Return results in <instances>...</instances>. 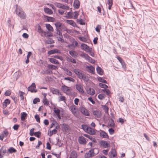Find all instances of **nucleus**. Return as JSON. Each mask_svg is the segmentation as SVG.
I'll return each instance as SVG.
<instances>
[{"label": "nucleus", "mask_w": 158, "mask_h": 158, "mask_svg": "<svg viewBox=\"0 0 158 158\" xmlns=\"http://www.w3.org/2000/svg\"><path fill=\"white\" fill-rule=\"evenodd\" d=\"M16 8L15 10V13L16 15L22 19H25L26 17V14L23 11V9L20 6L16 5Z\"/></svg>", "instance_id": "nucleus-1"}, {"label": "nucleus", "mask_w": 158, "mask_h": 158, "mask_svg": "<svg viewBox=\"0 0 158 158\" xmlns=\"http://www.w3.org/2000/svg\"><path fill=\"white\" fill-rule=\"evenodd\" d=\"M73 72L78 76L79 78L81 79H83L84 81L85 80L86 77L82 73L77 69H74Z\"/></svg>", "instance_id": "nucleus-2"}, {"label": "nucleus", "mask_w": 158, "mask_h": 158, "mask_svg": "<svg viewBox=\"0 0 158 158\" xmlns=\"http://www.w3.org/2000/svg\"><path fill=\"white\" fill-rule=\"evenodd\" d=\"M62 31H56V33L54 34V36L59 41L62 43L64 42V40L61 32Z\"/></svg>", "instance_id": "nucleus-3"}, {"label": "nucleus", "mask_w": 158, "mask_h": 158, "mask_svg": "<svg viewBox=\"0 0 158 158\" xmlns=\"http://www.w3.org/2000/svg\"><path fill=\"white\" fill-rule=\"evenodd\" d=\"M61 90L64 93L67 94H71L72 88L70 87H68L64 85H63L61 87Z\"/></svg>", "instance_id": "nucleus-4"}, {"label": "nucleus", "mask_w": 158, "mask_h": 158, "mask_svg": "<svg viewBox=\"0 0 158 158\" xmlns=\"http://www.w3.org/2000/svg\"><path fill=\"white\" fill-rule=\"evenodd\" d=\"M55 24L56 27V31H62L63 29L65 30L66 29L64 25L60 22H56Z\"/></svg>", "instance_id": "nucleus-5"}, {"label": "nucleus", "mask_w": 158, "mask_h": 158, "mask_svg": "<svg viewBox=\"0 0 158 158\" xmlns=\"http://www.w3.org/2000/svg\"><path fill=\"white\" fill-rule=\"evenodd\" d=\"M94 150H97V149H92L89 150L85 154V157L86 158H88L94 156L95 153H94Z\"/></svg>", "instance_id": "nucleus-6"}, {"label": "nucleus", "mask_w": 158, "mask_h": 158, "mask_svg": "<svg viewBox=\"0 0 158 158\" xmlns=\"http://www.w3.org/2000/svg\"><path fill=\"white\" fill-rule=\"evenodd\" d=\"M67 15L70 18L76 19L78 17V13L77 11H75L73 13L69 12L67 13Z\"/></svg>", "instance_id": "nucleus-7"}, {"label": "nucleus", "mask_w": 158, "mask_h": 158, "mask_svg": "<svg viewBox=\"0 0 158 158\" xmlns=\"http://www.w3.org/2000/svg\"><path fill=\"white\" fill-rule=\"evenodd\" d=\"M63 111V109L60 108V109L56 107L54 108V111L56 114L58 118L59 119L61 118V117L60 115V113Z\"/></svg>", "instance_id": "nucleus-8"}, {"label": "nucleus", "mask_w": 158, "mask_h": 158, "mask_svg": "<svg viewBox=\"0 0 158 158\" xmlns=\"http://www.w3.org/2000/svg\"><path fill=\"white\" fill-rule=\"evenodd\" d=\"M36 88V85L34 83H33L31 86L29 87L28 88V91H31V92H36L37 90L35 89Z\"/></svg>", "instance_id": "nucleus-9"}, {"label": "nucleus", "mask_w": 158, "mask_h": 158, "mask_svg": "<svg viewBox=\"0 0 158 158\" xmlns=\"http://www.w3.org/2000/svg\"><path fill=\"white\" fill-rule=\"evenodd\" d=\"M86 91L87 93L90 95H94L95 93V91L94 89L89 87L87 88Z\"/></svg>", "instance_id": "nucleus-10"}, {"label": "nucleus", "mask_w": 158, "mask_h": 158, "mask_svg": "<svg viewBox=\"0 0 158 158\" xmlns=\"http://www.w3.org/2000/svg\"><path fill=\"white\" fill-rule=\"evenodd\" d=\"M50 91L53 94L58 95H61V93L59 92V90L53 88H52L50 89Z\"/></svg>", "instance_id": "nucleus-11"}, {"label": "nucleus", "mask_w": 158, "mask_h": 158, "mask_svg": "<svg viewBox=\"0 0 158 158\" xmlns=\"http://www.w3.org/2000/svg\"><path fill=\"white\" fill-rule=\"evenodd\" d=\"M70 109L72 113L75 116H77V109H76V106L75 105L71 106Z\"/></svg>", "instance_id": "nucleus-12"}, {"label": "nucleus", "mask_w": 158, "mask_h": 158, "mask_svg": "<svg viewBox=\"0 0 158 158\" xmlns=\"http://www.w3.org/2000/svg\"><path fill=\"white\" fill-rule=\"evenodd\" d=\"M86 70L89 73L93 74L94 73L95 68L91 65L87 66L86 67Z\"/></svg>", "instance_id": "nucleus-13"}, {"label": "nucleus", "mask_w": 158, "mask_h": 158, "mask_svg": "<svg viewBox=\"0 0 158 158\" xmlns=\"http://www.w3.org/2000/svg\"><path fill=\"white\" fill-rule=\"evenodd\" d=\"M78 141L79 143L81 144H85L87 142L86 139L82 136H80L78 138Z\"/></svg>", "instance_id": "nucleus-14"}, {"label": "nucleus", "mask_w": 158, "mask_h": 158, "mask_svg": "<svg viewBox=\"0 0 158 158\" xmlns=\"http://www.w3.org/2000/svg\"><path fill=\"white\" fill-rule=\"evenodd\" d=\"M76 89L81 93L83 94L84 92L83 89V86L80 84H77L76 85Z\"/></svg>", "instance_id": "nucleus-15"}, {"label": "nucleus", "mask_w": 158, "mask_h": 158, "mask_svg": "<svg viewBox=\"0 0 158 158\" xmlns=\"http://www.w3.org/2000/svg\"><path fill=\"white\" fill-rule=\"evenodd\" d=\"M47 94L44 93L43 95L44 98L43 100V102L44 105L46 106H48L49 105V102L46 98Z\"/></svg>", "instance_id": "nucleus-16"}, {"label": "nucleus", "mask_w": 158, "mask_h": 158, "mask_svg": "<svg viewBox=\"0 0 158 158\" xmlns=\"http://www.w3.org/2000/svg\"><path fill=\"white\" fill-rule=\"evenodd\" d=\"M60 51L57 49H54L53 50H51L49 51L48 52V54L49 55H52L53 54H60Z\"/></svg>", "instance_id": "nucleus-17"}, {"label": "nucleus", "mask_w": 158, "mask_h": 158, "mask_svg": "<svg viewBox=\"0 0 158 158\" xmlns=\"http://www.w3.org/2000/svg\"><path fill=\"white\" fill-rule=\"evenodd\" d=\"M6 152V150L5 147H3L0 149V158H2L3 156Z\"/></svg>", "instance_id": "nucleus-18"}, {"label": "nucleus", "mask_w": 158, "mask_h": 158, "mask_svg": "<svg viewBox=\"0 0 158 158\" xmlns=\"http://www.w3.org/2000/svg\"><path fill=\"white\" fill-rule=\"evenodd\" d=\"M100 145L102 146L104 148L108 147L110 146V145L106 141L104 140L101 141L100 143Z\"/></svg>", "instance_id": "nucleus-19"}, {"label": "nucleus", "mask_w": 158, "mask_h": 158, "mask_svg": "<svg viewBox=\"0 0 158 158\" xmlns=\"http://www.w3.org/2000/svg\"><path fill=\"white\" fill-rule=\"evenodd\" d=\"M81 112L86 116H89V114L88 111L85 108L81 107L80 108Z\"/></svg>", "instance_id": "nucleus-20"}, {"label": "nucleus", "mask_w": 158, "mask_h": 158, "mask_svg": "<svg viewBox=\"0 0 158 158\" xmlns=\"http://www.w3.org/2000/svg\"><path fill=\"white\" fill-rule=\"evenodd\" d=\"M93 114L94 116L97 118H100L101 116V113L100 111L98 110L94 111Z\"/></svg>", "instance_id": "nucleus-21"}, {"label": "nucleus", "mask_w": 158, "mask_h": 158, "mask_svg": "<svg viewBox=\"0 0 158 158\" xmlns=\"http://www.w3.org/2000/svg\"><path fill=\"white\" fill-rule=\"evenodd\" d=\"M80 3L78 0H75L73 2V7L75 8L78 9L80 6Z\"/></svg>", "instance_id": "nucleus-22"}, {"label": "nucleus", "mask_w": 158, "mask_h": 158, "mask_svg": "<svg viewBox=\"0 0 158 158\" xmlns=\"http://www.w3.org/2000/svg\"><path fill=\"white\" fill-rule=\"evenodd\" d=\"M77 155L75 151H72L70 153L69 158H77Z\"/></svg>", "instance_id": "nucleus-23"}, {"label": "nucleus", "mask_w": 158, "mask_h": 158, "mask_svg": "<svg viewBox=\"0 0 158 158\" xmlns=\"http://www.w3.org/2000/svg\"><path fill=\"white\" fill-rule=\"evenodd\" d=\"M100 136L103 138H108L109 137L107 134L104 131H101L100 133Z\"/></svg>", "instance_id": "nucleus-24"}, {"label": "nucleus", "mask_w": 158, "mask_h": 158, "mask_svg": "<svg viewBox=\"0 0 158 158\" xmlns=\"http://www.w3.org/2000/svg\"><path fill=\"white\" fill-rule=\"evenodd\" d=\"M44 10L45 13L49 15H51L53 13L52 11L50 9L47 7H44Z\"/></svg>", "instance_id": "nucleus-25"}, {"label": "nucleus", "mask_w": 158, "mask_h": 158, "mask_svg": "<svg viewBox=\"0 0 158 158\" xmlns=\"http://www.w3.org/2000/svg\"><path fill=\"white\" fill-rule=\"evenodd\" d=\"M88 128L87 131V133L92 135H93L95 134V131L94 129L89 127Z\"/></svg>", "instance_id": "nucleus-26"}, {"label": "nucleus", "mask_w": 158, "mask_h": 158, "mask_svg": "<svg viewBox=\"0 0 158 158\" xmlns=\"http://www.w3.org/2000/svg\"><path fill=\"white\" fill-rule=\"evenodd\" d=\"M10 100L8 99H5L3 103V107L4 109L6 107L7 105L10 103Z\"/></svg>", "instance_id": "nucleus-27"}, {"label": "nucleus", "mask_w": 158, "mask_h": 158, "mask_svg": "<svg viewBox=\"0 0 158 158\" xmlns=\"http://www.w3.org/2000/svg\"><path fill=\"white\" fill-rule=\"evenodd\" d=\"M16 152V150L13 147L10 148L7 150V153H15Z\"/></svg>", "instance_id": "nucleus-28"}, {"label": "nucleus", "mask_w": 158, "mask_h": 158, "mask_svg": "<svg viewBox=\"0 0 158 158\" xmlns=\"http://www.w3.org/2000/svg\"><path fill=\"white\" fill-rule=\"evenodd\" d=\"M49 61L52 63H53L55 64H59V62L58 61L53 58H49Z\"/></svg>", "instance_id": "nucleus-29"}, {"label": "nucleus", "mask_w": 158, "mask_h": 158, "mask_svg": "<svg viewBox=\"0 0 158 158\" xmlns=\"http://www.w3.org/2000/svg\"><path fill=\"white\" fill-rule=\"evenodd\" d=\"M69 126L68 125L66 124H63L62 129L63 131L65 132L69 130Z\"/></svg>", "instance_id": "nucleus-30"}, {"label": "nucleus", "mask_w": 158, "mask_h": 158, "mask_svg": "<svg viewBox=\"0 0 158 158\" xmlns=\"http://www.w3.org/2000/svg\"><path fill=\"white\" fill-rule=\"evenodd\" d=\"M45 27L49 31H53V28L50 24H45Z\"/></svg>", "instance_id": "nucleus-31"}, {"label": "nucleus", "mask_w": 158, "mask_h": 158, "mask_svg": "<svg viewBox=\"0 0 158 158\" xmlns=\"http://www.w3.org/2000/svg\"><path fill=\"white\" fill-rule=\"evenodd\" d=\"M96 70L98 74L100 75H102L103 74V71L100 67L97 66L96 68Z\"/></svg>", "instance_id": "nucleus-32"}, {"label": "nucleus", "mask_w": 158, "mask_h": 158, "mask_svg": "<svg viewBox=\"0 0 158 158\" xmlns=\"http://www.w3.org/2000/svg\"><path fill=\"white\" fill-rule=\"evenodd\" d=\"M21 119L22 121L24 120L26 118L27 114L25 112L21 113Z\"/></svg>", "instance_id": "nucleus-33"}, {"label": "nucleus", "mask_w": 158, "mask_h": 158, "mask_svg": "<svg viewBox=\"0 0 158 158\" xmlns=\"http://www.w3.org/2000/svg\"><path fill=\"white\" fill-rule=\"evenodd\" d=\"M66 22L67 23L72 26H74L76 25V23L72 20H67Z\"/></svg>", "instance_id": "nucleus-34"}, {"label": "nucleus", "mask_w": 158, "mask_h": 158, "mask_svg": "<svg viewBox=\"0 0 158 158\" xmlns=\"http://www.w3.org/2000/svg\"><path fill=\"white\" fill-rule=\"evenodd\" d=\"M69 54L73 57H76L77 56V53L75 51H70L69 52Z\"/></svg>", "instance_id": "nucleus-35"}, {"label": "nucleus", "mask_w": 158, "mask_h": 158, "mask_svg": "<svg viewBox=\"0 0 158 158\" xmlns=\"http://www.w3.org/2000/svg\"><path fill=\"white\" fill-rule=\"evenodd\" d=\"M82 129L85 132H87L89 127L86 125L83 124L81 125Z\"/></svg>", "instance_id": "nucleus-36"}, {"label": "nucleus", "mask_w": 158, "mask_h": 158, "mask_svg": "<svg viewBox=\"0 0 158 158\" xmlns=\"http://www.w3.org/2000/svg\"><path fill=\"white\" fill-rule=\"evenodd\" d=\"M111 155L113 157H115L116 156V151L114 149H113L111 151Z\"/></svg>", "instance_id": "nucleus-37"}, {"label": "nucleus", "mask_w": 158, "mask_h": 158, "mask_svg": "<svg viewBox=\"0 0 158 158\" xmlns=\"http://www.w3.org/2000/svg\"><path fill=\"white\" fill-rule=\"evenodd\" d=\"M105 95L103 94H100L98 96V98L100 100H102L104 99L105 98Z\"/></svg>", "instance_id": "nucleus-38"}, {"label": "nucleus", "mask_w": 158, "mask_h": 158, "mask_svg": "<svg viewBox=\"0 0 158 158\" xmlns=\"http://www.w3.org/2000/svg\"><path fill=\"white\" fill-rule=\"evenodd\" d=\"M98 81L104 83H107V81L104 79L102 78L101 77H98Z\"/></svg>", "instance_id": "nucleus-39"}, {"label": "nucleus", "mask_w": 158, "mask_h": 158, "mask_svg": "<svg viewBox=\"0 0 158 158\" xmlns=\"http://www.w3.org/2000/svg\"><path fill=\"white\" fill-rule=\"evenodd\" d=\"M19 93L20 94V97L21 99L22 100H23L24 99V98L23 96V95L24 94V93L20 91H19Z\"/></svg>", "instance_id": "nucleus-40"}, {"label": "nucleus", "mask_w": 158, "mask_h": 158, "mask_svg": "<svg viewBox=\"0 0 158 158\" xmlns=\"http://www.w3.org/2000/svg\"><path fill=\"white\" fill-rule=\"evenodd\" d=\"M81 56L84 58L86 60H87V58L89 57V56L86 54H85L84 53H83L81 55Z\"/></svg>", "instance_id": "nucleus-41"}, {"label": "nucleus", "mask_w": 158, "mask_h": 158, "mask_svg": "<svg viewBox=\"0 0 158 158\" xmlns=\"http://www.w3.org/2000/svg\"><path fill=\"white\" fill-rule=\"evenodd\" d=\"M66 72V73L68 76H71L72 75V73L69 69H66L65 70Z\"/></svg>", "instance_id": "nucleus-42"}, {"label": "nucleus", "mask_w": 158, "mask_h": 158, "mask_svg": "<svg viewBox=\"0 0 158 158\" xmlns=\"http://www.w3.org/2000/svg\"><path fill=\"white\" fill-rule=\"evenodd\" d=\"M64 79L65 80H68L70 81H72L73 82H74L75 81V80L73 79V78L71 77H65L64 78Z\"/></svg>", "instance_id": "nucleus-43"}, {"label": "nucleus", "mask_w": 158, "mask_h": 158, "mask_svg": "<svg viewBox=\"0 0 158 158\" xmlns=\"http://www.w3.org/2000/svg\"><path fill=\"white\" fill-rule=\"evenodd\" d=\"M61 96H59L58 97L59 98V101H63L65 100V96H62L61 95H60Z\"/></svg>", "instance_id": "nucleus-44"}, {"label": "nucleus", "mask_w": 158, "mask_h": 158, "mask_svg": "<svg viewBox=\"0 0 158 158\" xmlns=\"http://www.w3.org/2000/svg\"><path fill=\"white\" fill-rule=\"evenodd\" d=\"M99 85L100 87H101L102 88L106 89L108 88V86L107 85H106L105 84H103L102 83H100L99 84Z\"/></svg>", "instance_id": "nucleus-45"}, {"label": "nucleus", "mask_w": 158, "mask_h": 158, "mask_svg": "<svg viewBox=\"0 0 158 158\" xmlns=\"http://www.w3.org/2000/svg\"><path fill=\"white\" fill-rule=\"evenodd\" d=\"M87 60L92 63H95L94 60H93L92 58L90 57L89 56L87 58Z\"/></svg>", "instance_id": "nucleus-46"}, {"label": "nucleus", "mask_w": 158, "mask_h": 158, "mask_svg": "<svg viewBox=\"0 0 158 158\" xmlns=\"http://www.w3.org/2000/svg\"><path fill=\"white\" fill-rule=\"evenodd\" d=\"M103 109L106 113H108V108L106 106H103Z\"/></svg>", "instance_id": "nucleus-47"}, {"label": "nucleus", "mask_w": 158, "mask_h": 158, "mask_svg": "<svg viewBox=\"0 0 158 158\" xmlns=\"http://www.w3.org/2000/svg\"><path fill=\"white\" fill-rule=\"evenodd\" d=\"M37 32L40 34H42L43 33V31L41 27L39 26L38 28Z\"/></svg>", "instance_id": "nucleus-48"}, {"label": "nucleus", "mask_w": 158, "mask_h": 158, "mask_svg": "<svg viewBox=\"0 0 158 158\" xmlns=\"http://www.w3.org/2000/svg\"><path fill=\"white\" fill-rule=\"evenodd\" d=\"M46 17L47 18V20L48 21L53 22L54 20V19L52 17L48 16H46Z\"/></svg>", "instance_id": "nucleus-49"}, {"label": "nucleus", "mask_w": 158, "mask_h": 158, "mask_svg": "<svg viewBox=\"0 0 158 158\" xmlns=\"http://www.w3.org/2000/svg\"><path fill=\"white\" fill-rule=\"evenodd\" d=\"M11 94V91L10 90H7L5 93V95L6 96H9Z\"/></svg>", "instance_id": "nucleus-50"}, {"label": "nucleus", "mask_w": 158, "mask_h": 158, "mask_svg": "<svg viewBox=\"0 0 158 158\" xmlns=\"http://www.w3.org/2000/svg\"><path fill=\"white\" fill-rule=\"evenodd\" d=\"M40 102V99L38 98H35L33 100V103L34 104H36L37 102Z\"/></svg>", "instance_id": "nucleus-51"}, {"label": "nucleus", "mask_w": 158, "mask_h": 158, "mask_svg": "<svg viewBox=\"0 0 158 158\" xmlns=\"http://www.w3.org/2000/svg\"><path fill=\"white\" fill-rule=\"evenodd\" d=\"M41 134V133L40 131L35 132L34 133V135L38 138H40V135Z\"/></svg>", "instance_id": "nucleus-52"}, {"label": "nucleus", "mask_w": 158, "mask_h": 158, "mask_svg": "<svg viewBox=\"0 0 158 158\" xmlns=\"http://www.w3.org/2000/svg\"><path fill=\"white\" fill-rule=\"evenodd\" d=\"M48 67L49 69H55L56 68V66H55L52 64L48 65Z\"/></svg>", "instance_id": "nucleus-53"}, {"label": "nucleus", "mask_w": 158, "mask_h": 158, "mask_svg": "<svg viewBox=\"0 0 158 158\" xmlns=\"http://www.w3.org/2000/svg\"><path fill=\"white\" fill-rule=\"evenodd\" d=\"M87 45L85 44H81V47L84 50L87 47Z\"/></svg>", "instance_id": "nucleus-54"}, {"label": "nucleus", "mask_w": 158, "mask_h": 158, "mask_svg": "<svg viewBox=\"0 0 158 158\" xmlns=\"http://www.w3.org/2000/svg\"><path fill=\"white\" fill-rule=\"evenodd\" d=\"M83 135H84V136L87 138H88L89 139H90L91 140H93V138L92 136H91L87 134H84Z\"/></svg>", "instance_id": "nucleus-55"}, {"label": "nucleus", "mask_w": 158, "mask_h": 158, "mask_svg": "<svg viewBox=\"0 0 158 158\" xmlns=\"http://www.w3.org/2000/svg\"><path fill=\"white\" fill-rule=\"evenodd\" d=\"M35 119H36V121L39 122V123H40V118L39 117V116L38 115H35Z\"/></svg>", "instance_id": "nucleus-56"}, {"label": "nucleus", "mask_w": 158, "mask_h": 158, "mask_svg": "<svg viewBox=\"0 0 158 158\" xmlns=\"http://www.w3.org/2000/svg\"><path fill=\"white\" fill-rule=\"evenodd\" d=\"M54 57L55 58L59 59L60 60H63V57L61 56H59L58 55H55L54 56Z\"/></svg>", "instance_id": "nucleus-57"}, {"label": "nucleus", "mask_w": 158, "mask_h": 158, "mask_svg": "<svg viewBox=\"0 0 158 158\" xmlns=\"http://www.w3.org/2000/svg\"><path fill=\"white\" fill-rule=\"evenodd\" d=\"M69 61L74 63H76V60L72 58L69 59Z\"/></svg>", "instance_id": "nucleus-58"}, {"label": "nucleus", "mask_w": 158, "mask_h": 158, "mask_svg": "<svg viewBox=\"0 0 158 158\" xmlns=\"http://www.w3.org/2000/svg\"><path fill=\"white\" fill-rule=\"evenodd\" d=\"M110 120L111 121L109 125L111 127H114V121L112 119H111Z\"/></svg>", "instance_id": "nucleus-59"}, {"label": "nucleus", "mask_w": 158, "mask_h": 158, "mask_svg": "<svg viewBox=\"0 0 158 158\" xmlns=\"http://www.w3.org/2000/svg\"><path fill=\"white\" fill-rule=\"evenodd\" d=\"M61 8L64 9H69V7L68 6H67L66 5H64L63 4H62V6Z\"/></svg>", "instance_id": "nucleus-60"}, {"label": "nucleus", "mask_w": 158, "mask_h": 158, "mask_svg": "<svg viewBox=\"0 0 158 158\" xmlns=\"http://www.w3.org/2000/svg\"><path fill=\"white\" fill-rule=\"evenodd\" d=\"M55 5L56 6L59 8H61L62 4L61 3H55Z\"/></svg>", "instance_id": "nucleus-61"}, {"label": "nucleus", "mask_w": 158, "mask_h": 158, "mask_svg": "<svg viewBox=\"0 0 158 158\" xmlns=\"http://www.w3.org/2000/svg\"><path fill=\"white\" fill-rule=\"evenodd\" d=\"M34 128L31 129L30 131V134L31 136H33L34 135Z\"/></svg>", "instance_id": "nucleus-62"}, {"label": "nucleus", "mask_w": 158, "mask_h": 158, "mask_svg": "<svg viewBox=\"0 0 158 158\" xmlns=\"http://www.w3.org/2000/svg\"><path fill=\"white\" fill-rule=\"evenodd\" d=\"M108 131L110 135L113 134L114 132V130L112 128L109 129Z\"/></svg>", "instance_id": "nucleus-63"}, {"label": "nucleus", "mask_w": 158, "mask_h": 158, "mask_svg": "<svg viewBox=\"0 0 158 158\" xmlns=\"http://www.w3.org/2000/svg\"><path fill=\"white\" fill-rule=\"evenodd\" d=\"M19 127V125L18 124H15L13 126V129L15 130H16L18 129Z\"/></svg>", "instance_id": "nucleus-64"}]
</instances>
